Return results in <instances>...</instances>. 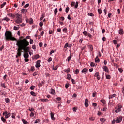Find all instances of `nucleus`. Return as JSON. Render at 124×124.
<instances>
[{
    "label": "nucleus",
    "instance_id": "nucleus-1",
    "mask_svg": "<svg viewBox=\"0 0 124 124\" xmlns=\"http://www.w3.org/2000/svg\"><path fill=\"white\" fill-rule=\"evenodd\" d=\"M30 45V43L27 40L24 39L22 40H19L16 43V46H17L18 48L17 50V54L16 55V58L18 57H21L22 56V53L24 52V58L25 59H29V51L31 47L28 46Z\"/></svg>",
    "mask_w": 124,
    "mask_h": 124
},
{
    "label": "nucleus",
    "instance_id": "nucleus-2",
    "mask_svg": "<svg viewBox=\"0 0 124 124\" xmlns=\"http://www.w3.org/2000/svg\"><path fill=\"white\" fill-rule=\"evenodd\" d=\"M5 38L6 40H11V41H17V39L13 37L12 32L10 31H6L5 33Z\"/></svg>",
    "mask_w": 124,
    "mask_h": 124
},
{
    "label": "nucleus",
    "instance_id": "nucleus-3",
    "mask_svg": "<svg viewBox=\"0 0 124 124\" xmlns=\"http://www.w3.org/2000/svg\"><path fill=\"white\" fill-rule=\"evenodd\" d=\"M23 21L22 19V15L21 14H16V20L15 22L16 24H21Z\"/></svg>",
    "mask_w": 124,
    "mask_h": 124
},
{
    "label": "nucleus",
    "instance_id": "nucleus-4",
    "mask_svg": "<svg viewBox=\"0 0 124 124\" xmlns=\"http://www.w3.org/2000/svg\"><path fill=\"white\" fill-rule=\"evenodd\" d=\"M71 5L72 7H73V6H75V9H77V8H78V5H79V2L78 1L76 2V5H75V2L72 1L71 3Z\"/></svg>",
    "mask_w": 124,
    "mask_h": 124
},
{
    "label": "nucleus",
    "instance_id": "nucleus-5",
    "mask_svg": "<svg viewBox=\"0 0 124 124\" xmlns=\"http://www.w3.org/2000/svg\"><path fill=\"white\" fill-rule=\"evenodd\" d=\"M3 116H5V119H8L10 116H11V113L10 112H8L7 111H5V112H3L2 113Z\"/></svg>",
    "mask_w": 124,
    "mask_h": 124
},
{
    "label": "nucleus",
    "instance_id": "nucleus-6",
    "mask_svg": "<svg viewBox=\"0 0 124 124\" xmlns=\"http://www.w3.org/2000/svg\"><path fill=\"white\" fill-rule=\"evenodd\" d=\"M123 108V106L122 105H118V106L116 107L115 108V113H119V112H121V111H122V109H121V108Z\"/></svg>",
    "mask_w": 124,
    "mask_h": 124
},
{
    "label": "nucleus",
    "instance_id": "nucleus-7",
    "mask_svg": "<svg viewBox=\"0 0 124 124\" xmlns=\"http://www.w3.org/2000/svg\"><path fill=\"white\" fill-rule=\"evenodd\" d=\"M41 62V60H38L36 62L35 67L36 68H39L41 66V65L40 64V63Z\"/></svg>",
    "mask_w": 124,
    "mask_h": 124
},
{
    "label": "nucleus",
    "instance_id": "nucleus-8",
    "mask_svg": "<svg viewBox=\"0 0 124 124\" xmlns=\"http://www.w3.org/2000/svg\"><path fill=\"white\" fill-rule=\"evenodd\" d=\"M123 120V117L121 116H119L116 118V123L117 124H119L122 122V120Z\"/></svg>",
    "mask_w": 124,
    "mask_h": 124
},
{
    "label": "nucleus",
    "instance_id": "nucleus-9",
    "mask_svg": "<svg viewBox=\"0 0 124 124\" xmlns=\"http://www.w3.org/2000/svg\"><path fill=\"white\" fill-rule=\"evenodd\" d=\"M29 37H30L29 36H27L26 37V38H24V37H23V36L20 37L19 39L17 40V41H16V44H17V42H18V41H19V40H24V39H26V41H28V40H27V39H28V38H29Z\"/></svg>",
    "mask_w": 124,
    "mask_h": 124
},
{
    "label": "nucleus",
    "instance_id": "nucleus-10",
    "mask_svg": "<svg viewBox=\"0 0 124 124\" xmlns=\"http://www.w3.org/2000/svg\"><path fill=\"white\" fill-rule=\"evenodd\" d=\"M102 68L105 72H108V73H109V69L106 66H103Z\"/></svg>",
    "mask_w": 124,
    "mask_h": 124
},
{
    "label": "nucleus",
    "instance_id": "nucleus-11",
    "mask_svg": "<svg viewBox=\"0 0 124 124\" xmlns=\"http://www.w3.org/2000/svg\"><path fill=\"white\" fill-rule=\"evenodd\" d=\"M26 22L27 23H29L30 25H32L33 24V19L31 18L28 20H26Z\"/></svg>",
    "mask_w": 124,
    "mask_h": 124
},
{
    "label": "nucleus",
    "instance_id": "nucleus-12",
    "mask_svg": "<svg viewBox=\"0 0 124 124\" xmlns=\"http://www.w3.org/2000/svg\"><path fill=\"white\" fill-rule=\"evenodd\" d=\"M94 77L97 78V79H98V80H100V76H99V72H96L95 75H94Z\"/></svg>",
    "mask_w": 124,
    "mask_h": 124
},
{
    "label": "nucleus",
    "instance_id": "nucleus-13",
    "mask_svg": "<svg viewBox=\"0 0 124 124\" xmlns=\"http://www.w3.org/2000/svg\"><path fill=\"white\" fill-rule=\"evenodd\" d=\"M118 33L119 34H121V35H123L124 34V29H120L119 31H118Z\"/></svg>",
    "mask_w": 124,
    "mask_h": 124
},
{
    "label": "nucleus",
    "instance_id": "nucleus-14",
    "mask_svg": "<svg viewBox=\"0 0 124 124\" xmlns=\"http://www.w3.org/2000/svg\"><path fill=\"white\" fill-rule=\"evenodd\" d=\"M50 116H51V118L52 120V121H55V114L53 112L50 113Z\"/></svg>",
    "mask_w": 124,
    "mask_h": 124
},
{
    "label": "nucleus",
    "instance_id": "nucleus-15",
    "mask_svg": "<svg viewBox=\"0 0 124 124\" xmlns=\"http://www.w3.org/2000/svg\"><path fill=\"white\" fill-rule=\"evenodd\" d=\"M39 55L36 54V55H34L32 57V60H37L39 58Z\"/></svg>",
    "mask_w": 124,
    "mask_h": 124
},
{
    "label": "nucleus",
    "instance_id": "nucleus-16",
    "mask_svg": "<svg viewBox=\"0 0 124 124\" xmlns=\"http://www.w3.org/2000/svg\"><path fill=\"white\" fill-rule=\"evenodd\" d=\"M85 106L86 107H88L89 106V100L87 98L85 99Z\"/></svg>",
    "mask_w": 124,
    "mask_h": 124
},
{
    "label": "nucleus",
    "instance_id": "nucleus-17",
    "mask_svg": "<svg viewBox=\"0 0 124 124\" xmlns=\"http://www.w3.org/2000/svg\"><path fill=\"white\" fill-rule=\"evenodd\" d=\"M27 12H28V10L26 9H22L21 10V13L22 14H26V13H27Z\"/></svg>",
    "mask_w": 124,
    "mask_h": 124
},
{
    "label": "nucleus",
    "instance_id": "nucleus-18",
    "mask_svg": "<svg viewBox=\"0 0 124 124\" xmlns=\"http://www.w3.org/2000/svg\"><path fill=\"white\" fill-rule=\"evenodd\" d=\"M116 96H117V95L116 94H113L112 95H109L108 98H109V99H112V98H113V97H116Z\"/></svg>",
    "mask_w": 124,
    "mask_h": 124
},
{
    "label": "nucleus",
    "instance_id": "nucleus-19",
    "mask_svg": "<svg viewBox=\"0 0 124 124\" xmlns=\"http://www.w3.org/2000/svg\"><path fill=\"white\" fill-rule=\"evenodd\" d=\"M82 73H84V74H86L87 72H88V69L87 68H84L82 71H81Z\"/></svg>",
    "mask_w": 124,
    "mask_h": 124
},
{
    "label": "nucleus",
    "instance_id": "nucleus-20",
    "mask_svg": "<svg viewBox=\"0 0 124 124\" xmlns=\"http://www.w3.org/2000/svg\"><path fill=\"white\" fill-rule=\"evenodd\" d=\"M100 62V59H99V58H98V56H97L96 58L95 59V62L98 63Z\"/></svg>",
    "mask_w": 124,
    "mask_h": 124
},
{
    "label": "nucleus",
    "instance_id": "nucleus-21",
    "mask_svg": "<svg viewBox=\"0 0 124 124\" xmlns=\"http://www.w3.org/2000/svg\"><path fill=\"white\" fill-rule=\"evenodd\" d=\"M9 16L12 17V18H15V17H16V14L15 15L14 14H9Z\"/></svg>",
    "mask_w": 124,
    "mask_h": 124
},
{
    "label": "nucleus",
    "instance_id": "nucleus-22",
    "mask_svg": "<svg viewBox=\"0 0 124 124\" xmlns=\"http://www.w3.org/2000/svg\"><path fill=\"white\" fill-rule=\"evenodd\" d=\"M6 4V2H4L2 4L0 5V8H3L4 7V6Z\"/></svg>",
    "mask_w": 124,
    "mask_h": 124
},
{
    "label": "nucleus",
    "instance_id": "nucleus-23",
    "mask_svg": "<svg viewBox=\"0 0 124 124\" xmlns=\"http://www.w3.org/2000/svg\"><path fill=\"white\" fill-rule=\"evenodd\" d=\"M30 93H31V95H32V96H36V93H34V92L31 91L30 92Z\"/></svg>",
    "mask_w": 124,
    "mask_h": 124
},
{
    "label": "nucleus",
    "instance_id": "nucleus-24",
    "mask_svg": "<svg viewBox=\"0 0 124 124\" xmlns=\"http://www.w3.org/2000/svg\"><path fill=\"white\" fill-rule=\"evenodd\" d=\"M41 101H42V102H48V101H49V100H48L47 99H41Z\"/></svg>",
    "mask_w": 124,
    "mask_h": 124
},
{
    "label": "nucleus",
    "instance_id": "nucleus-25",
    "mask_svg": "<svg viewBox=\"0 0 124 124\" xmlns=\"http://www.w3.org/2000/svg\"><path fill=\"white\" fill-rule=\"evenodd\" d=\"M66 61H68V62H70V61H71V55H70L67 59L66 60Z\"/></svg>",
    "mask_w": 124,
    "mask_h": 124
},
{
    "label": "nucleus",
    "instance_id": "nucleus-26",
    "mask_svg": "<svg viewBox=\"0 0 124 124\" xmlns=\"http://www.w3.org/2000/svg\"><path fill=\"white\" fill-rule=\"evenodd\" d=\"M5 102H6V103H9L10 102V100L9 99V98H7L5 99Z\"/></svg>",
    "mask_w": 124,
    "mask_h": 124
},
{
    "label": "nucleus",
    "instance_id": "nucleus-27",
    "mask_svg": "<svg viewBox=\"0 0 124 124\" xmlns=\"http://www.w3.org/2000/svg\"><path fill=\"white\" fill-rule=\"evenodd\" d=\"M1 120L3 123L6 122V119H5V118H3V117H1Z\"/></svg>",
    "mask_w": 124,
    "mask_h": 124
},
{
    "label": "nucleus",
    "instance_id": "nucleus-28",
    "mask_svg": "<svg viewBox=\"0 0 124 124\" xmlns=\"http://www.w3.org/2000/svg\"><path fill=\"white\" fill-rule=\"evenodd\" d=\"M90 65L92 67H93V66H95V63H94V62H91V64H90Z\"/></svg>",
    "mask_w": 124,
    "mask_h": 124
},
{
    "label": "nucleus",
    "instance_id": "nucleus-29",
    "mask_svg": "<svg viewBox=\"0 0 124 124\" xmlns=\"http://www.w3.org/2000/svg\"><path fill=\"white\" fill-rule=\"evenodd\" d=\"M35 88V86L34 85H32L30 87V89L31 90V91H33L34 89Z\"/></svg>",
    "mask_w": 124,
    "mask_h": 124
},
{
    "label": "nucleus",
    "instance_id": "nucleus-30",
    "mask_svg": "<svg viewBox=\"0 0 124 124\" xmlns=\"http://www.w3.org/2000/svg\"><path fill=\"white\" fill-rule=\"evenodd\" d=\"M106 79H111V76H110L109 75H106Z\"/></svg>",
    "mask_w": 124,
    "mask_h": 124
},
{
    "label": "nucleus",
    "instance_id": "nucleus-31",
    "mask_svg": "<svg viewBox=\"0 0 124 124\" xmlns=\"http://www.w3.org/2000/svg\"><path fill=\"white\" fill-rule=\"evenodd\" d=\"M67 79H68V80H70V78H71V75H70V74H68L67 75Z\"/></svg>",
    "mask_w": 124,
    "mask_h": 124
},
{
    "label": "nucleus",
    "instance_id": "nucleus-32",
    "mask_svg": "<svg viewBox=\"0 0 124 124\" xmlns=\"http://www.w3.org/2000/svg\"><path fill=\"white\" fill-rule=\"evenodd\" d=\"M101 102L104 104V105H105L106 104V101L105 100H101Z\"/></svg>",
    "mask_w": 124,
    "mask_h": 124
},
{
    "label": "nucleus",
    "instance_id": "nucleus-33",
    "mask_svg": "<svg viewBox=\"0 0 124 124\" xmlns=\"http://www.w3.org/2000/svg\"><path fill=\"white\" fill-rule=\"evenodd\" d=\"M64 71L67 73H69V72H70V68H69L67 70H65Z\"/></svg>",
    "mask_w": 124,
    "mask_h": 124
},
{
    "label": "nucleus",
    "instance_id": "nucleus-34",
    "mask_svg": "<svg viewBox=\"0 0 124 124\" xmlns=\"http://www.w3.org/2000/svg\"><path fill=\"white\" fill-rule=\"evenodd\" d=\"M89 120L90 121H94V120H95V118L90 117H89Z\"/></svg>",
    "mask_w": 124,
    "mask_h": 124
},
{
    "label": "nucleus",
    "instance_id": "nucleus-35",
    "mask_svg": "<svg viewBox=\"0 0 124 124\" xmlns=\"http://www.w3.org/2000/svg\"><path fill=\"white\" fill-rule=\"evenodd\" d=\"M100 121H101V123H105V122H106V120L104 118H101Z\"/></svg>",
    "mask_w": 124,
    "mask_h": 124
},
{
    "label": "nucleus",
    "instance_id": "nucleus-36",
    "mask_svg": "<svg viewBox=\"0 0 124 124\" xmlns=\"http://www.w3.org/2000/svg\"><path fill=\"white\" fill-rule=\"evenodd\" d=\"M15 116H16V115L15 114V113H12V119H15Z\"/></svg>",
    "mask_w": 124,
    "mask_h": 124
},
{
    "label": "nucleus",
    "instance_id": "nucleus-37",
    "mask_svg": "<svg viewBox=\"0 0 124 124\" xmlns=\"http://www.w3.org/2000/svg\"><path fill=\"white\" fill-rule=\"evenodd\" d=\"M22 121L23 122L24 124H28V121L25 120V119H22Z\"/></svg>",
    "mask_w": 124,
    "mask_h": 124
},
{
    "label": "nucleus",
    "instance_id": "nucleus-38",
    "mask_svg": "<svg viewBox=\"0 0 124 124\" xmlns=\"http://www.w3.org/2000/svg\"><path fill=\"white\" fill-rule=\"evenodd\" d=\"M69 7H67L66 9H65V12L66 13H68V11H69Z\"/></svg>",
    "mask_w": 124,
    "mask_h": 124
},
{
    "label": "nucleus",
    "instance_id": "nucleus-39",
    "mask_svg": "<svg viewBox=\"0 0 124 124\" xmlns=\"http://www.w3.org/2000/svg\"><path fill=\"white\" fill-rule=\"evenodd\" d=\"M3 20H5V21H6V22H8V21H10V19L8 18L7 17H5Z\"/></svg>",
    "mask_w": 124,
    "mask_h": 124
},
{
    "label": "nucleus",
    "instance_id": "nucleus-40",
    "mask_svg": "<svg viewBox=\"0 0 124 124\" xmlns=\"http://www.w3.org/2000/svg\"><path fill=\"white\" fill-rule=\"evenodd\" d=\"M1 87L2 88H6V86H5V83H1Z\"/></svg>",
    "mask_w": 124,
    "mask_h": 124
},
{
    "label": "nucleus",
    "instance_id": "nucleus-41",
    "mask_svg": "<svg viewBox=\"0 0 124 124\" xmlns=\"http://www.w3.org/2000/svg\"><path fill=\"white\" fill-rule=\"evenodd\" d=\"M79 69H76V71H75V74H79Z\"/></svg>",
    "mask_w": 124,
    "mask_h": 124
},
{
    "label": "nucleus",
    "instance_id": "nucleus-42",
    "mask_svg": "<svg viewBox=\"0 0 124 124\" xmlns=\"http://www.w3.org/2000/svg\"><path fill=\"white\" fill-rule=\"evenodd\" d=\"M56 100H57V101H62V98L58 97L56 98Z\"/></svg>",
    "mask_w": 124,
    "mask_h": 124
},
{
    "label": "nucleus",
    "instance_id": "nucleus-43",
    "mask_svg": "<svg viewBox=\"0 0 124 124\" xmlns=\"http://www.w3.org/2000/svg\"><path fill=\"white\" fill-rule=\"evenodd\" d=\"M77 109H78V107H74L73 108V111H74V112H76V110H77Z\"/></svg>",
    "mask_w": 124,
    "mask_h": 124
},
{
    "label": "nucleus",
    "instance_id": "nucleus-44",
    "mask_svg": "<svg viewBox=\"0 0 124 124\" xmlns=\"http://www.w3.org/2000/svg\"><path fill=\"white\" fill-rule=\"evenodd\" d=\"M88 15H89V16H91L92 17H93V16H94V15H93V13H89L88 14Z\"/></svg>",
    "mask_w": 124,
    "mask_h": 124
},
{
    "label": "nucleus",
    "instance_id": "nucleus-45",
    "mask_svg": "<svg viewBox=\"0 0 124 124\" xmlns=\"http://www.w3.org/2000/svg\"><path fill=\"white\" fill-rule=\"evenodd\" d=\"M53 61V59L52 57H50L47 60L48 62H52Z\"/></svg>",
    "mask_w": 124,
    "mask_h": 124
},
{
    "label": "nucleus",
    "instance_id": "nucleus-46",
    "mask_svg": "<svg viewBox=\"0 0 124 124\" xmlns=\"http://www.w3.org/2000/svg\"><path fill=\"white\" fill-rule=\"evenodd\" d=\"M72 83L73 84V85H75L76 84V82H75V80L73 79V78L71 79Z\"/></svg>",
    "mask_w": 124,
    "mask_h": 124
},
{
    "label": "nucleus",
    "instance_id": "nucleus-47",
    "mask_svg": "<svg viewBox=\"0 0 124 124\" xmlns=\"http://www.w3.org/2000/svg\"><path fill=\"white\" fill-rule=\"evenodd\" d=\"M51 93L52 94H54L55 93V90L54 89H51Z\"/></svg>",
    "mask_w": 124,
    "mask_h": 124
},
{
    "label": "nucleus",
    "instance_id": "nucleus-48",
    "mask_svg": "<svg viewBox=\"0 0 124 124\" xmlns=\"http://www.w3.org/2000/svg\"><path fill=\"white\" fill-rule=\"evenodd\" d=\"M98 12L99 14H101V13H102V10L100 9H98Z\"/></svg>",
    "mask_w": 124,
    "mask_h": 124
},
{
    "label": "nucleus",
    "instance_id": "nucleus-49",
    "mask_svg": "<svg viewBox=\"0 0 124 124\" xmlns=\"http://www.w3.org/2000/svg\"><path fill=\"white\" fill-rule=\"evenodd\" d=\"M89 48H90V50L91 51L93 50V46L92 45L89 46Z\"/></svg>",
    "mask_w": 124,
    "mask_h": 124
},
{
    "label": "nucleus",
    "instance_id": "nucleus-50",
    "mask_svg": "<svg viewBox=\"0 0 124 124\" xmlns=\"http://www.w3.org/2000/svg\"><path fill=\"white\" fill-rule=\"evenodd\" d=\"M83 33L84 35H85L86 36H87V35H88V32H87L86 31H83Z\"/></svg>",
    "mask_w": 124,
    "mask_h": 124
},
{
    "label": "nucleus",
    "instance_id": "nucleus-51",
    "mask_svg": "<svg viewBox=\"0 0 124 124\" xmlns=\"http://www.w3.org/2000/svg\"><path fill=\"white\" fill-rule=\"evenodd\" d=\"M69 44L68 43H66L64 46V48H67V47H68L69 46Z\"/></svg>",
    "mask_w": 124,
    "mask_h": 124
},
{
    "label": "nucleus",
    "instance_id": "nucleus-52",
    "mask_svg": "<svg viewBox=\"0 0 124 124\" xmlns=\"http://www.w3.org/2000/svg\"><path fill=\"white\" fill-rule=\"evenodd\" d=\"M45 16L44 15H42V16L40 18V21H42L43 20V18H44Z\"/></svg>",
    "mask_w": 124,
    "mask_h": 124
},
{
    "label": "nucleus",
    "instance_id": "nucleus-53",
    "mask_svg": "<svg viewBox=\"0 0 124 124\" xmlns=\"http://www.w3.org/2000/svg\"><path fill=\"white\" fill-rule=\"evenodd\" d=\"M62 31L66 33L67 32V29L64 28L62 30Z\"/></svg>",
    "mask_w": 124,
    "mask_h": 124
},
{
    "label": "nucleus",
    "instance_id": "nucleus-54",
    "mask_svg": "<svg viewBox=\"0 0 124 124\" xmlns=\"http://www.w3.org/2000/svg\"><path fill=\"white\" fill-rule=\"evenodd\" d=\"M31 71H32V72H33V71H34V66H31Z\"/></svg>",
    "mask_w": 124,
    "mask_h": 124
},
{
    "label": "nucleus",
    "instance_id": "nucleus-55",
    "mask_svg": "<svg viewBox=\"0 0 124 124\" xmlns=\"http://www.w3.org/2000/svg\"><path fill=\"white\" fill-rule=\"evenodd\" d=\"M57 13H58V9H57V8H56V9H55V10H54L55 15H56Z\"/></svg>",
    "mask_w": 124,
    "mask_h": 124
},
{
    "label": "nucleus",
    "instance_id": "nucleus-56",
    "mask_svg": "<svg viewBox=\"0 0 124 124\" xmlns=\"http://www.w3.org/2000/svg\"><path fill=\"white\" fill-rule=\"evenodd\" d=\"M34 116V113L31 112L30 114V117H33Z\"/></svg>",
    "mask_w": 124,
    "mask_h": 124
},
{
    "label": "nucleus",
    "instance_id": "nucleus-57",
    "mask_svg": "<svg viewBox=\"0 0 124 124\" xmlns=\"http://www.w3.org/2000/svg\"><path fill=\"white\" fill-rule=\"evenodd\" d=\"M118 43V41H117L116 40H113V44H115L116 45V44H117Z\"/></svg>",
    "mask_w": 124,
    "mask_h": 124
},
{
    "label": "nucleus",
    "instance_id": "nucleus-58",
    "mask_svg": "<svg viewBox=\"0 0 124 124\" xmlns=\"http://www.w3.org/2000/svg\"><path fill=\"white\" fill-rule=\"evenodd\" d=\"M39 122H40V120L37 119V120H36V121L35 122V124H37V123H39Z\"/></svg>",
    "mask_w": 124,
    "mask_h": 124
},
{
    "label": "nucleus",
    "instance_id": "nucleus-59",
    "mask_svg": "<svg viewBox=\"0 0 124 124\" xmlns=\"http://www.w3.org/2000/svg\"><path fill=\"white\" fill-rule=\"evenodd\" d=\"M18 30H19V29H18V28H17V27L14 26V31H18Z\"/></svg>",
    "mask_w": 124,
    "mask_h": 124
},
{
    "label": "nucleus",
    "instance_id": "nucleus-60",
    "mask_svg": "<svg viewBox=\"0 0 124 124\" xmlns=\"http://www.w3.org/2000/svg\"><path fill=\"white\" fill-rule=\"evenodd\" d=\"M30 44H33V40L30 39Z\"/></svg>",
    "mask_w": 124,
    "mask_h": 124
},
{
    "label": "nucleus",
    "instance_id": "nucleus-61",
    "mask_svg": "<svg viewBox=\"0 0 124 124\" xmlns=\"http://www.w3.org/2000/svg\"><path fill=\"white\" fill-rule=\"evenodd\" d=\"M30 4L29 3L26 4L25 6H24V8H27V7H29Z\"/></svg>",
    "mask_w": 124,
    "mask_h": 124
},
{
    "label": "nucleus",
    "instance_id": "nucleus-62",
    "mask_svg": "<svg viewBox=\"0 0 124 124\" xmlns=\"http://www.w3.org/2000/svg\"><path fill=\"white\" fill-rule=\"evenodd\" d=\"M118 70L119 72H120L121 73H122V72H123V71H124V70H123V69H122V68H118Z\"/></svg>",
    "mask_w": 124,
    "mask_h": 124
},
{
    "label": "nucleus",
    "instance_id": "nucleus-63",
    "mask_svg": "<svg viewBox=\"0 0 124 124\" xmlns=\"http://www.w3.org/2000/svg\"><path fill=\"white\" fill-rule=\"evenodd\" d=\"M65 87L66 88V89H68V88L69 87V84H66L65 86Z\"/></svg>",
    "mask_w": 124,
    "mask_h": 124
},
{
    "label": "nucleus",
    "instance_id": "nucleus-64",
    "mask_svg": "<svg viewBox=\"0 0 124 124\" xmlns=\"http://www.w3.org/2000/svg\"><path fill=\"white\" fill-rule=\"evenodd\" d=\"M39 25H40V27H42V26H43V22H40Z\"/></svg>",
    "mask_w": 124,
    "mask_h": 124
}]
</instances>
